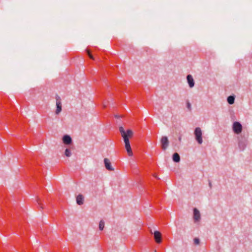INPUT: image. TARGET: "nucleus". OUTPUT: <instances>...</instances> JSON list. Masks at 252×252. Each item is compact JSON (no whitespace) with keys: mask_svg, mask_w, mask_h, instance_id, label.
<instances>
[{"mask_svg":"<svg viewBox=\"0 0 252 252\" xmlns=\"http://www.w3.org/2000/svg\"><path fill=\"white\" fill-rule=\"evenodd\" d=\"M119 131L124 140L125 148L128 156H132L133 153L130 145L129 139L132 138L133 135L132 130L129 129L125 130L123 126H120L119 127Z\"/></svg>","mask_w":252,"mask_h":252,"instance_id":"obj_1","label":"nucleus"},{"mask_svg":"<svg viewBox=\"0 0 252 252\" xmlns=\"http://www.w3.org/2000/svg\"><path fill=\"white\" fill-rule=\"evenodd\" d=\"M194 135L196 140L197 141L198 144H201L202 143V131L200 127H196L194 130Z\"/></svg>","mask_w":252,"mask_h":252,"instance_id":"obj_2","label":"nucleus"},{"mask_svg":"<svg viewBox=\"0 0 252 252\" xmlns=\"http://www.w3.org/2000/svg\"><path fill=\"white\" fill-rule=\"evenodd\" d=\"M234 132L236 134H240L242 131V126L240 122H235L232 126Z\"/></svg>","mask_w":252,"mask_h":252,"instance_id":"obj_3","label":"nucleus"},{"mask_svg":"<svg viewBox=\"0 0 252 252\" xmlns=\"http://www.w3.org/2000/svg\"><path fill=\"white\" fill-rule=\"evenodd\" d=\"M238 146L241 150H244L247 144V140L245 137L240 136L238 137Z\"/></svg>","mask_w":252,"mask_h":252,"instance_id":"obj_4","label":"nucleus"},{"mask_svg":"<svg viewBox=\"0 0 252 252\" xmlns=\"http://www.w3.org/2000/svg\"><path fill=\"white\" fill-rule=\"evenodd\" d=\"M161 147L163 150H165L169 145V140L167 136H162L160 139Z\"/></svg>","mask_w":252,"mask_h":252,"instance_id":"obj_5","label":"nucleus"},{"mask_svg":"<svg viewBox=\"0 0 252 252\" xmlns=\"http://www.w3.org/2000/svg\"><path fill=\"white\" fill-rule=\"evenodd\" d=\"M154 239L156 243L159 244L162 241L161 234L158 231H155L154 232Z\"/></svg>","mask_w":252,"mask_h":252,"instance_id":"obj_6","label":"nucleus"},{"mask_svg":"<svg viewBox=\"0 0 252 252\" xmlns=\"http://www.w3.org/2000/svg\"><path fill=\"white\" fill-rule=\"evenodd\" d=\"M104 163L105 167L107 170L109 171H114V169L111 166V162L107 158H105L104 159Z\"/></svg>","mask_w":252,"mask_h":252,"instance_id":"obj_7","label":"nucleus"},{"mask_svg":"<svg viewBox=\"0 0 252 252\" xmlns=\"http://www.w3.org/2000/svg\"><path fill=\"white\" fill-rule=\"evenodd\" d=\"M193 219L194 221H198L200 220V212L196 208L193 209Z\"/></svg>","mask_w":252,"mask_h":252,"instance_id":"obj_8","label":"nucleus"},{"mask_svg":"<svg viewBox=\"0 0 252 252\" xmlns=\"http://www.w3.org/2000/svg\"><path fill=\"white\" fill-rule=\"evenodd\" d=\"M63 141L65 145H70L71 144L72 140L71 137L68 135H65L63 137Z\"/></svg>","mask_w":252,"mask_h":252,"instance_id":"obj_9","label":"nucleus"},{"mask_svg":"<svg viewBox=\"0 0 252 252\" xmlns=\"http://www.w3.org/2000/svg\"><path fill=\"white\" fill-rule=\"evenodd\" d=\"M187 82L189 85V87L191 88L193 87L194 86V79H193L192 76H191V75H190V74L188 75L187 76Z\"/></svg>","mask_w":252,"mask_h":252,"instance_id":"obj_10","label":"nucleus"},{"mask_svg":"<svg viewBox=\"0 0 252 252\" xmlns=\"http://www.w3.org/2000/svg\"><path fill=\"white\" fill-rule=\"evenodd\" d=\"M76 202L78 205H81L84 203V197L82 194H79L76 197Z\"/></svg>","mask_w":252,"mask_h":252,"instance_id":"obj_11","label":"nucleus"},{"mask_svg":"<svg viewBox=\"0 0 252 252\" xmlns=\"http://www.w3.org/2000/svg\"><path fill=\"white\" fill-rule=\"evenodd\" d=\"M172 159L175 162H179L180 161V156L177 153H175L172 156Z\"/></svg>","mask_w":252,"mask_h":252,"instance_id":"obj_12","label":"nucleus"},{"mask_svg":"<svg viewBox=\"0 0 252 252\" xmlns=\"http://www.w3.org/2000/svg\"><path fill=\"white\" fill-rule=\"evenodd\" d=\"M56 106L57 109L56 110V114H59L62 110L61 101H58V102H56Z\"/></svg>","mask_w":252,"mask_h":252,"instance_id":"obj_13","label":"nucleus"},{"mask_svg":"<svg viewBox=\"0 0 252 252\" xmlns=\"http://www.w3.org/2000/svg\"><path fill=\"white\" fill-rule=\"evenodd\" d=\"M227 101L229 104H233L234 103L235 97L233 95H230L227 98Z\"/></svg>","mask_w":252,"mask_h":252,"instance_id":"obj_14","label":"nucleus"},{"mask_svg":"<svg viewBox=\"0 0 252 252\" xmlns=\"http://www.w3.org/2000/svg\"><path fill=\"white\" fill-rule=\"evenodd\" d=\"M64 155L67 157H70L71 156V150L70 149H66L64 152Z\"/></svg>","mask_w":252,"mask_h":252,"instance_id":"obj_15","label":"nucleus"},{"mask_svg":"<svg viewBox=\"0 0 252 252\" xmlns=\"http://www.w3.org/2000/svg\"><path fill=\"white\" fill-rule=\"evenodd\" d=\"M104 227V221L103 220H101L99 224V229L100 230H103Z\"/></svg>","mask_w":252,"mask_h":252,"instance_id":"obj_16","label":"nucleus"},{"mask_svg":"<svg viewBox=\"0 0 252 252\" xmlns=\"http://www.w3.org/2000/svg\"><path fill=\"white\" fill-rule=\"evenodd\" d=\"M86 52H87V53L89 56V57L92 59V60H94V57L93 56V55L91 54L89 50H86Z\"/></svg>","mask_w":252,"mask_h":252,"instance_id":"obj_17","label":"nucleus"},{"mask_svg":"<svg viewBox=\"0 0 252 252\" xmlns=\"http://www.w3.org/2000/svg\"><path fill=\"white\" fill-rule=\"evenodd\" d=\"M193 240H194V243L195 245H198L200 243V240L197 238H195Z\"/></svg>","mask_w":252,"mask_h":252,"instance_id":"obj_18","label":"nucleus"},{"mask_svg":"<svg viewBox=\"0 0 252 252\" xmlns=\"http://www.w3.org/2000/svg\"><path fill=\"white\" fill-rule=\"evenodd\" d=\"M187 107L189 111L191 110V104L189 101H188L187 102Z\"/></svg>","mask_w":252,"mask_h":252,"instance_id":"obj_19","label":"nucleus"},{"mask_svg":"<svg viewBox=\"0 0 252 252\" xmlns=\"http://www.w3.org/2000/svg\"><path fill=\"white\" fill-rule=\"evenodd\" d=\"M36 201H37V202L38 205L40 206V208L41 209H43V205L41 204L39 198H37Z\"/></svg>","mask_w":252,"mask_h":252,"instance_id":"obj_20","label":"nucleus"},{"mask_svg":"<svg viewBox=\"0 0 252 252\" xmlns=\"http://www.w3.org/2000/svg\"><path fill=\"white\" fill-rule=\"evenodd\" d=\"M56 102H58V101H61L60 97L58 95H57L56 96Z\"/></svg>","mask_w":252,"mask_h":252,"instance_id":"obj_21","label":"nucleus"},{"mask_svg":"<svg viewBox=\"0 0 252 252\" xmlns=\"http://www.w3.org/2000/svg\"><path fill=\"white\" fill-rule=\"evenodd\" d=\"M209 186L210 189L212 188V185L211 182L210 181H209Z\"/></svg>","mask_w":252,"mask_h":252,"instance_id":"obj_22","label":"nucleus"},{"mask_svg":"<svg viewBox=\"0 0 252 252\" xmlns=\"http://www.w3.org/2000/svg\"><path fill=\"white\" fill-rule=\"evenodd\" d=\"M179 140L180 141H181V136H180V137H179Z\"/></svg>","mask_w":252,"mask_h":252,"instance_id":"obj_23","label":"nucleus"},{"mask_svg":"<svg viewBox=\"0 0 252 252\" xmlns=\"http://www.w3.org/2000/svg\"><path fill=\"white\" fill-rule=\"evenodd\" d=\"M115 117L118 118H119V116L118 115H116Z\"/></svg>","mask_w":252,"mask_h":252,"instance_id":"obj_24","label":"nucleus"},{"mask_svg":"<svg viewBox=\"0 0 252 252\" xmlns=\"http://www.w3.org/2000/svg\"><path fill=\"white\" fill-rule=\"evenodd\" d=\"M150 232H151V233H153V232H152V230H150Z\"/></svg>","mask_w":252,"mask_h":252,"instance_id":"obj_25","label":"nucleus"},{"mask_svg":"<svg viewBox=\"0 0 252 252\" xmlns=\"http://www.w3.org/2000/svg\"><path fill=\"white\" fill-rule=\"evenodd\" d=\"M106 107V106L104 104V107Z\"/></svg>","mask_w":252,"mask_h":252,"instance_id":"obj_26","label":"nucleus"},{"mask_svg":"<svg viewBox=\"0 0 252 252\" xmlns=\"http://www.w3.org/2000/svg\"><path fill=\"white\" fill-rule=\"evenodd\" d=\"M156 252V251H155V252Z\"/></svg>","mask_w":252,"mask_h":252,"instance_id":"obj_27","label":"nucleus"}]
</instances>
